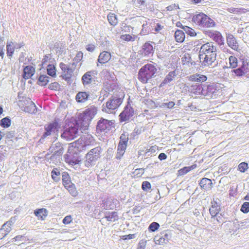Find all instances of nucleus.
Listing matches in <instances>:
<instances>
[{"instance_id": "13d9d810", "label": "nucleus", "mask_w": 249, "mask_h": 249, "mask_svg": "<svg viewBox=\"0 0 249 249\" xmlns=\"http://www.w3.org/2000/svg\"><path fill=\"white\" fill-rule=\"evenodd\" d=\"M175 105V104L174 102L170 101L168 103H163L161 106L162 107H167L169 108H172L174 107Z\"/></svg>"}, {"instance_id": "a19ab883", "label": "nucleus", "mask_w": 249, "mask_h": 249, "mask_svg": "<svg viewBox=\"0 0 249 249\" xmlns=\"http://www.w3.org/2000/svg\"><path fill=\"white\" fill-rule=\"evenodd\" d=\"M160 228V224L156 222L151 223L149 227L148 230L150 231L154 232L157 231Z\"/></svg>"}, {"instance_id": "4c0bfd02", "label": "nucleus", "mask_w": 249, "mask_h": 249, "mask_svg": "<svg viewBox=\"0 0 249 249\" xmlns=\"http://www.w3.org/2000/svg\"><path fill=\"white\" fill-rule=\"evenodd\" d=\"M182 29L185 31L186 34L191 36H194L196 35L195 30L188 26H184L182 27Z\"/></svg>"}, {"instance_id": "c9c22d12", "label": "nucleus", "mask_w": 249, "mask_h": 249, "mask_svg": "<svg viewBox=\"0 0 249 249\" xmlns=\"http://www.w3.org/2000/svg\"><path fill=\"white\" fill-rule=\"evenodd\" d=\"M216 89L214 85H208L207 87V89L205 90L206 95L210 96L216 92Z\"/></svg>"}, {"instance_id": "a211bd4d", "label": "nucleus", "mask_w": 249, "mask_h": 249, "mask_svg": "<svg viewBox=\"0 0 249 249\" xmlns=\"http://www.w3.org/2000/svg\"><path fill=\"white\" fill-rule=\"evenodd\" d=\"M142 53L145 56L152 55L154 52L153 46L149 42L145 43L142 47Z\"/></svg>"}, {"instance_id": "1a4fd4ad", "label": "nucleus", "mask_w": 249, "mask_h": 249, "mask_svg": "<svg viewBox=\"0 0 249 249\" xmlns=\"http://www.w3.org/2000/svg\"><path fill=\"white\" fill-rule=\"evenodd\" d=\"M96 70H91L87 71L82 77L81 81L84 87H89L96 84L97 81Z\"/></svg>"}, {"instance_id": "bb28decb", "label": "nucleus", "mask_w": 249, "mask_h": 249, "mask_svg": "<svg viewBox=\"0 0 249 249\" xmlns=\"http://www.w3.org/2000/svg\"><path fill=\"white\" fill-rule=\"evenodd\" d=\"M15 48L16 46H13V43L12 41L7 42V55L9 58H11L12 55L14 53Z\"/></svg>"}, {"instance_id": "473e14b6", "label": "nucleus", "mask_w": 249, "mask_h": 249, "mask_svg": "<svg viewBox=\"0 0 249 249\" xmlns=\"http://www.w3.org/2000/svg\"><path fill=\"white\" fill-rule=\"evenodd\" d=\"M230 68H235L238 66V60L234 56H230L229 58Z\"/></svg>"}, {"instance_id": "9d476101", "label": "nucleus", "mask_w": 249, "mask_h": 249, "mask_svg": "<svg viewBox=\"0 0 249 249\" xmlns=\"http://www.w3.org/2000/svg\"><path fill=\"white\" fill-rule=\"evenodd\" d=\"M63 185L68 190L72 196H76L77 194L75 185L72 183L71 178L67 172H62L61 173Z\"/></svg>"}, {"instance_id": "f704fd0d", "label": "nucleus", "mask_w": 249, "mask_h": 249, "mask_svg": "<svg viewBox=\"0 0 249 249\" xmlns=\"http://www.w3.org/2000/svg\"><path fill=\"white\" fill-rule=\"evenodd\" d=\"M47 73L52 77L56 76V69L53 65L49 64L47 66Z\"/></svg>"}, {"instance_id": "5701e85b", "label": "nucleus", "mask_w": 249, "mask_h": 249, "mask_svg": "<svg viewBox=\"0 0 249 249\" xmlns=\"http://www.w3.org/2000/svg\"><path fill=\"white\" fill-rule=\"evenodd\" d=\"M87 131H86V133H84L85 134L81 136V138L84 142L85 143L84 144L86 145V147L90 145L94 142L93 137L91 135L87 134Z\"/></svg>"}, {"instance_id": "680f3d73", "label": "nucleus", "mask_w": 249, "mask_h": 249, "mask_svg": "<svg viewBox=\"0 0 249 249\" xmlns=\"http://www.w3.org/2000/svg\"><path fill=\"white\" fill-rule=\"evenodd\" d=\"M144 169L139 168L135 170L134 173L139 177H141L144 173Z\"/></svg>"}, {"instance_id": "bf43d9fd", "label": "nucleus", "mask_w": 249, "mask_h": 249, "mask_svg": "<svg viewBox=\"0 0 249 249\" xmlns=\"http://www.w3.org/2000/svg\"><path fill=\"white\" fill-rule=\"evenodd\" d=\"M71 215H67L63 219V223L64 224H69L71 222Z\"/></svg>"}, {"instance_id": "58836bf2", "label": "nucleus", "mask_w": 249, "mask_h": 249, "mask_svg": "<svg viewBox=\"0 0 249 249\" xmlns=\"http://www.w3.org/2000/svg\"><path fill=\"white\" fill-rule=\"evenodd\" d=\"M154 241L156 244L159 245H164L167 243L160 234L159 236H156L154 238Z\"/></svg>"}, {"instance_id": "37998d69", "label": "nucleus", "mask_w": 249, "mask_h": 249, "mask_svg": "<svg viewBox=\"0 0 249 249\" xmlns=\"http://www.w3.org/2000/svg\"><path fill=\"white\" fill-rule=\"evenodd\" d=\"M135 4L137 6L142 8V7H145L147 6V2L146 0H136Z\"/></svg>"}, {"instance_id": "cd10ccee", "label": "nucleus", "mask_w": 249, "mask_h": 249, "mask_svg": "<svg viewBox=\"0 0 249 249\" xmlns=\"http://www.w3.org/2000/svg\"><path fill=\"white\" fill-rule=\"evenodd\" d=\"M175 37L177 42H182L185 39V34L183 31L177 30L175 33Z\"/></svg>"}, {"instance_id": "e433bc0d", "label": "nucleus", "mask_w": 249, "mask_h": 249, "mask_svg": "<svg viewBox=\"0 0 249 249\" xmlns=\"http://www.w3.org/2000/svg\"><path fill=\"white\" fill-rule=\"evenodd\" d=\"M136 38V36H131L129 34L122 35L121 36V38L126 41H134Z\"/></svg>"}, {"instance_id": "393cba45", "label": "nucleus", "mask_w": 249, "mask_h": 249, "mask_svg": "<svg viewBox=\"0 0 249 249\" xmlns=\"http://www.w3.org/2000/svg\"><path fill=\"white\" fill-rule=\"evenodd\" d=\"M84 144V142L80 137L78 140L73 143V146L77 148L78 151H81L86 149V145Z\"/></svg>"}, {"instance_id": "c85d7f7f", "label": "nucleus", "mask_w": 249, "mask_h": 249, "mask_svg": "<svg viewBox=\"0 0 249 249\" xmlns=\"http://www.w3.org/2000/svg\"><path fill=\"white\" fill-rule=\"evenodd\" d=\"M61 173L60 169L57 168H54L51 172V176L55 182H58L60 180Z\"/></svg>"}, {"instance_id": "b1692460", "label": "nucleus", "mask_w": 249, "mask_h": 249, "mask_svg": "<svg viewBox=\"0 0 249 249\" xmlns=\"http://www.w3.org/2000/svg\"><path fill=\"white\" fill-rule=\"evenodd\" d=\"M207 77L204 75L201 74H193L190 76L189 80L192 81H196L198 82H203L207 80Z\"/></svg>"}, {"instance_id": "aec40b11", "label": "nucleus", "mask_w": 249, "mask_h": 249, "mask_svg": "<svg viewBox=\"0 0 249 249\" xmlns=\"http://www.w3.org/2000/svg\"><path fill=\"white\" fill-rule=\"evenodd\" d=\"M35 71V69L32 66H26L23 71V78L25 79L31 78L34 75Z\"/></svg>"}, {"instance_id": "20e7f679", "label": "nucleus", "mask_w": 249, "mask_h": 249, "mask_svg": "<svg viewBox=\"0 0 249 249\" xmlns=\"http://www.w3.org/2000/svg\"><path fill=\"white\" fill-rule=\"evenodd\" d=\"M49 151L50 153H53V154L50 158V162H52L55 165L60 163L62 156L64 153V148L62 144L60 142L52 144Z\"/></svg>"}, {"instance_id": "338daca9", "label": "nucleus", "mask_w": 249, "mask_h": 249, "mask_svg": "<svg viewBox=\"0 0 249 249\" xmlns=\"http://www.w3.org/2000/svg\"><path fill=\"white\" fill-rule=\"evenodd\" d=\"M239 68L241 70H242V71H243L244 74L247 73L248 66L247 64L243 62L242 65Z\"/></svg>"}, {"instance_id": "9b49d317", "label": "nucleus", "mask_w": 249, "mask_h": 249, "mask_svg": "<svg viewBox=\"0 0 249 249\" xmlns=\"http://www.w3.org/2000/svg\"><path fill=\"white\" fill-rule=\"evenodd\" d=\"M57 126L58 123L56 122L46 124L44 126V132L41 136L39 141L42 142L44 139L54 133Z\"/></svg>"}, {"instance_id": "a878e982", "label": "nucleus", "mask_w": 249, "mask_h": 249, "mask_svg": "<svg viewBox=\"0 0 249 249\" xmlns=\"http://www.w3.org/2000/svg\"><path fill=\"white\" fill-rule=\"evenodd\" d=\"M50 78L46 75H41L39 76L37 84L41 86H45L49 82Z\"/></svg>"}, {"instance_id": "2eb2a0df", "label": "nucleus", "mask_w": 249, "mask_h": 249, "mask_svg": "<svg viewBox=\"0 0 249 249\" xmlns=\"http://www.w3.org/2000/svg\"><path fill=\"white\" fill-rule=\"evenodd\" d=\"M227 43L232 49L237 51L239 45L235 37L231 34H227Z\"/></svg>"}, {"instance_id": "6e6d98bb", "label": "nucleus", "mask_w": 249, "mask_h": 249, "mask_svg": "<svg viewBox=\"0 0 249 249\" xmlns=\"http://www.w3.org/2000/svg\"><path fill=\"white\" fill-rule=\"evenodd\" d=\"M66 161L71 165H75L78 164L80 162V160L78 159H71V158H68L66 160Z\"/></svg>"}, {"instance_id": "4d7b16f0", "label": "nucleus", "mask_w": 249, "mask_h": 249, "mask_svg": "<svg viewBox=\"0 0 249 249\" xmlns=\"http://www.w3.org/2000/svg\"><path fill=\"white\" fill-rule=\"evenodd\" d=\"M232 72H234L235 75L237 76H242L244 75H245L244 74V72L243 71H242V70H241L240 68H238V69H234L232 70Z\"/></svg>"}, {"instance_id": "e2e57ef3", "label": "nucleus", "mask_w": 249, "mask_h": 249, "mask_svg": "<svg viewBox=\"0 0 249 249\" xmlns=\"http://www.w3.org/2000/svg\"><path fill=\"white\" fill-rule=\"evenodd\" d=\"M124 151H121L120 150L117 149V152L116 155V158L118 160L121 159L122 157L124 155Z\"/></svg>"}, {"instance_id": "0eeeda50", "label": "nucleus", "mask_w": 249, "mask_h": 249, "mask_svg": "<svg viewBox=\"0 0 249 249\" xmlns=\"http://www.w3.org/2000/svg\"><path fill=\"white\" fill-rule=\"evenodd\" d=\"M194 21L203 27H213L214 26V21L203 13H199L193 17Z\"/></svg>"}, {"instance_id": "7ed1b4c3", "label": "nucleus", "mask_w": 249, "mask_h": 249, "mask_svg": "<svg viewBox=\"0 0 249 249\" xmlns=\"http://www.w3.org/2000/svg\"><path fill=\"white\" fill-rule=\"evenodd\" d=\"M157 69L154 65L148 63L142 66L139 70L138 79L143 83H147L151 78L156 76Z\"/></svg>"}, {"instance_id": "69168bd1", "label": "nucleus", "mask_w": 249, "mask_h": 249, "mask_svg": "<svg viewBox=\"0 0 249 249\" xmlns=\"http://www.w3.org/2000/svg\"><path fill=\"white\" fill-rule=\"evenodd\" d=\"M127 146V144L119 142L118 145V148L119 150H120L121 151H125L126 148Z\"/></svg>"}, {"instance_id": "72a5a7b5", "label": "nucleus", "mask_w": 249, "mask_h": 249, "mask_svg": "<svg viewBox=\"0 0 249 249\" xmlns=\"http://www.w3.org/2000/svg\"><path fill=\"white\" fill-rule=\"evenodd\" d=\"M11 125V120L9 117H6L0 121V125L3 127L7 128Z\"/></svg>"}, {"instance_id": "49530a36", "label": "nucleus", "mask_w": 249, "mask_h": 249, "mask_svg": "<svg viewBox=\"0 0 249 249\" xmlns=\"http://www.w3.org/2000/svg\"><path fill=\"white\" fill-rule=\"evenodd\" d=\"M142 188L143 191H148L151 188V184L148 181H144L142 183Z\"/></svg>"}, {"instance_id": "ea45409f", "label": "nucleus", "mask_w": 249, "mask_h": 249, "mask_svg": "<svg viewBox=\"0 0 249 249\" xmlns=\"http://www.w3.org/2000/svg\"><path fill=\"white\" fill-rule=\"evenodd\" d=\"M209 211L212 217H214L215 216L217 217L219 212V209L216 206H212V207L210 208Z\"/></svg>"}, {"instance_id": "f8f14e48", "label": "nucleus", "mask_w": 249, "mask_h": 249, "mask_svg": "<svg viewBox=\"0 0 249 249\" xmlns=\"http://www.w3.org/2000/svg\"><path fill=\"white\" fill-rule=\"evenodd\" d=\"M113 122L107 119L101 118L98 121L96 126L97 129L101 132H107L113 127Z\"/></svg>"}, {"instance_id": "052dcab7", "label": "nucleus", "mask_w": 249, "mask_h": 249, "mask_svg": "<svg viewBox=\"0 0 249 249\" xmlns=\"http://www.w3.org/2000/svg\"><path fill=\"white\" fill-rule=\"evenodd\" d=\"M3 135L5 136L7 139H11L14 137L15 133L14 131L7 132L6 133H4Z\"/></svg>"}, {"instance_id": "2f4dec72", "label": "nucleus", "mask_w": 249, "mask_h": 249, "mask_svg": "<svg viewBox=\"0 0 249 249\" xmlns=\"http://www.w3.org/2000/svg\"><path fill=\"white\" fill-rule=\"evenodd\" d=\"M109 23L112 26H115L118 23V19L114 14H109L107 16Z\"/></svg>"}, {"instance_id": "774afa93", "label": "nucleus", "mask_w": 249, "mask_h": 249, "mask_svg": "<svg viewBox=\"0 0 249 249\" xmlns=\"http://www.w3.org/2000/svg\"><path fill=\"white\" fill-rule=\"evenodd\" d=\"M8 233L1 228L0 229V240L3 238Z\"/></svg>"}, {"instance_id": "a18cd8bd", "label": "nucleus", "mask_w": 249, "mask_h": 249, "mask_svg": "<svg viewBox=\"0 0 249 249\" xmlns=\"http://www.w3.org/2000/svg\"><path fill=\"white\" fill-rule=\"evenodd\" d=\"M160 235L164 238V240H165L167 243L171 239L172 237L171 233L170 231H167L165 232L161 233Z\"/></svg>"}, {"instance_id": "f03ea898", "label": "nucleus", "mask_w": 249, "mask_h": 249, "mask_svg": "<svg viewBox=\"0 0 249 249\" xmlns=\"http://www.w3.org/2000/svg\"><path fill=\"white\" fill-rule=\"evenodd\" d=\"M97 110L96 107L91 106L80 114L79 120L76 123L79 125V130L82 133H86L88 130L90 122L96 114Z\"/></svg>"}, {"instance_id": "423d86ee", "label": "nucleus", "mask_w": 249, "mask_h": 249, "mask_svg": "<svg viewBox=\"0 0 249 249\" xmlns=\"http://www.w3.org/2000/svg\"><path fill=\"white\" fill-rule=\"evenodd\" d=\"M123 102L121 98L115 96L110 97L108 101L102 106L103 111L107 113H113L114 110L118 108Z\"/></svg>"}, {"instance_id": "6ab92c4d", "label": "nucleus", "mask_w": 249, "mask_h": 249, "mask_svg": "<svg viewBox=\"0 0 249 249\" xmlns=\"http://www.w3.org/2000/svg\"><path fill=\"white\" fill-rule=\"evenodd\" d=\"M111 58L110 53L104 51L100 53L98 58V62L100 64H105Z\"/></svg>"}, {"instance_id": "f3484780", "label": "nucleus", "mask_w": 249, "mask_h": 249, "mask_svg": "<svg viewBox=\"0 0 249 249\" xmlns=\"http://www.w3.org/2000/svg\"><path fill=\"white\" fill-rule=\"evenodd\" d=\"M212 182L210 179L204 178H202L199 183L201 189L206 191H209L212 188Z\"/></svg>"}, {"instance_id": "412c9836", "label": "nucleus", "mask_w": 249, "mask_h": 249, "mask_svg": "<svg viewBox=\"0 0 249 249\" xmlns=\"http://www.w3.org/2000/svg\"><path fill=\"white\" fill-rule=\"evenodd\" d=\"M176 75L175 71L169 72V73L166 76L164 79L160 83L159 87L160 88L164 86L165 85L169 83L173 80V78L176 76Z\"/></svg>"}, {"instance_id": "de8ad7c7", "label": "nucleus", "mask_w": 249, "mask_h": 249, "mask_svg": "<svg viewBox=\"0 0 249 249\" xmlns=\"http://www.w3.org/2000/svg\"><path fill=\"white\" fill-rule=\"evenodd\" d=\"M157 149V147L156 146H151L150 148L145 152V155L147 156H152V154L155 153Z\"/></svg>"}, {"instance_id": "5fc2aeb1", "label": "nucleus", "mask_w": 249, "mask_h": 249, "mask_svg": "<svg viewBox=\"0 0 249 249\" xmlns=\"http://www.w3.org/2000/svg\"><path fill=\"white\" fill-rule=\"evenodd\" d=\"M190 171V170H189L188 166L187 167H184L182 169H179L178 171V173L179 175L180 176H183L187 173H188Z\"/></svg>"}, {"instance_id": "ddd939ff", "label": "nucleus", "mask_w": 249, "mask_h": 249, "mask_svg": "<svg viewBox=\"0 0 249 249\" xmlns=\"http://www.w3.org/2000/svg\"><path fill=\"white\" fill-rule=\"evenodd\" d=\"M205 34L212 38L220 46L224 44V38L221 34L216 31L207 30L205 31Z\"/></svg>"}, {"instance_id": "8fccbe9b", "label": "nucleus", "mask_w": 249, "mask_h": 249, "mask_svg": "<svg viewBox=\"0 0 249 249\" xmlns=\"http://www.w3.org/2000/svg\"><path fill=\"white\" fill-rule=\"evenodd\" d=\"M119 142L127 144L128 141V135H126L124 133L121 134L120 137Z\"/></svg>"}, {"instance_id": "4468645a", "label": "nucleus", "mask_w": 249, "mask_h": 249, "mask_svg": "<svg viewBox=\"0 0 249 249\" xmlns=\"http://www.w3.org/2000/svg\"><path fill=\"white\" fill-rule=\"evenodd\" d=\"M133 114V108L130 106H126L124 107V111L119 115L120 121L121 122L128 121Z\"/></svg>"}, {"instance_id": "864d4df0", "label": "nucleus", "mask_w": 249, "mask_h": 249, "mask_svg": "<svg viewBox=\"0 0 249 249\" xmlns=\"http://www.w3.org/2000/svg\"><path fill=\"white\" fill-rule=\"evenodd\" d=\"M59 87V84L57 82H53L49 85L48 88L51 90H57Z\"/></svg>"}, {"instance_id": "603ef678", "label": "nucleus", "mask_w": 249, "mask_h": 249, "mask_svg": "<svg viewBox=\"0 0 249 249\" xmlns=\"http://www.w3.org/2000/svg\"><path fill=\"white\" fill-rule=\"evenodd\" d=\"M123 31L125 32H130L132 30V27L131 26L127 25L125 23H123L121 26Z\"/></svg>"}, {"instance_id": "f257e3e1", "label": "nucleus", "mask_w": 249, "mask_h": 249, "mask_svg": "<svg viewBox=\"0 0 249 249\" xmlns=\"http://www.w3.org/2000/svg\"><path fill=\"white\" fill-rule=\"evenodd\" d=\"M216 47L212 42H207L201 46L199 52V57L203 54L205 57L202 65L204 66L214 67L217 65L218 62L216 61Z\"/></svg>"}, {"instance_id": "c03bdc74", "label": "nucleus", "mask_w": 249, "mask_h": 249, "mask_svg": "<svg viewBox=\"0 0 249 249\" xmlns=\"http://www.w3.org/2000/svg\"><path fill=\"white\" fill-rule=\"evenodd\" d=\"M241 211L245 213L249 212V202H245L243 203L241 207Z\"/></svg>"}, {"instance_id": "39448f33", "label": "nucleus", "mask_w": 249, "mask_h": 249, "mask_svg": "<svg viewBox=\"0 0 249 249\" xmlns=\"http://www.w3.org/2000/svg\"><path fill=\"white\" fill-rule=\"evenodd\" d=\"M102 149L97 146L90 150L86 154L85 165L87 167L92 166L95 164L96 161L100 158Z\"/></svg>"}, {"instance_id": "09e8293b", "label": "nucleus", "mask_w": 249, "mask_h": 249, "mask_svg": "<svg viewBox=\"0 0 249 249\" xmlns=\"http://www.w3.org/2000/svg\"><path fill=\"white\" fill-rule=\"evenodd\" d=\"M196 93H199V94H201L203 95L206 96V93H205V90L202 88L201 85H198L196 88Z\"/></svg>"}, {"instance_id": "7c9ffc66", "label": "nucleus", "mask_w": 249, "mask_h": 249, "mask_svg": "<svg viewBox=\"0 0 249 249\" xmlns=\"http://www.w3.org/2000/svg\"><path fill=\"white\" fill-rule=\"evenodd\" d=\"M25 111L30 113H36L37 112L36 105L33 102H31L28 106L25 107Z\"/></svg>"}, {"instance_id": "0e129e2a", "label": "nucleus", "mask_w": 249, "mask_h": 249, "mask_svg": "<svg viewBox=\"0 0 249 249\" xmlns=\"http://www.w3.org/2000/svg\"><path fill=\"white\" fill-rule=\"evenodd\" d=\"M95 45L92 44H88L86 46V50L90 52H93L95 50Z\"/></svg>"}, {"instance_id": "6e6552de", "label": "nucleus", "mask_w": 249, "mask_h": 249, "mask_svg": "<svg viewBox=\"0 0 249 249\" xmlns=\"http://www.w3.org/2000/svg\"><path fill=\"white\" fill-rule=\"evenodd\" d=\"M79 125L75 122L68 127H66L61 134V137L68 141L72 140L78 135Z\"/></svg>"}, {"instance_id": "79ce46f5", "label": "nucleus", "mask_w": 249, "mask_h": 249, "mask_svg": "<svg viewBox=\"0 0 249 249\" xmlns=\"http://www.w3.org/2000/svg\"><path fill=\"white\" fill-rule=\"evenodd\" d=\"M248 168V164L245 162H242L240 163L238 165V170L241 173H245Z\"/></svg>"}, {"instance_id": "c756f323", "label": "nucleus", "mask_w": 249, "mask_h": 249, "mask_svg": "<svg viewBox=\"0 0 249 249\" xmlns=\"http://www.w3.org/2000/svg\"><path fill=\"white\" fill-rule=\"evenodd\" d=\"M34 213L41 220H44V217L47 216V210L44 208L37 209L35 211Z\"/></svg>"}, {"instance_id": "dca6fc26", "label": "nucleus", "mask_w": 249, "mask_h": 249, "mask_svg": "<svg viewBox=\"0 0 249 249\" xmlns=\"http://www.w3.org/2000/svg\"><path fill=\"white\" fill-rule=\"evenodd\" d=\"M89 96L88 92L79 91L76 94L75 100L79 103H84L88 100Z\"/></svg>"}, {"instance_id": "4be33fe9", "label": "nucleus", "mask_w": 249, "mask_h": 249, "mask_svg": "<svg viewBox=\"0 0 249 249\" xmlns=\"http://www.w3.org/2000/svg\"><path fill=\"white\" fill-rule=\"evenodd\" d=\"M104 218H106L107 220L109 222H114L117 221L118 219L117 213L115 212L106 213L105 214L104 217L102 219H104Z\"/></svg>"}, {"instance_id": "3c124183", "label": "nucleus", "mask_w": 249, "mask_h": 249, "mask_svg": "<svg viewBox=\"0 0 249 249\" xmlns=\"http://www.w3.org/2000/svg\"><path fill=\"white\" fill-rule=\"evenodd\" d=\"M83 54L82 52H78L74 58L75 62L76 63L79 62L83 58Z\"/></svg>"}]
</instances>
